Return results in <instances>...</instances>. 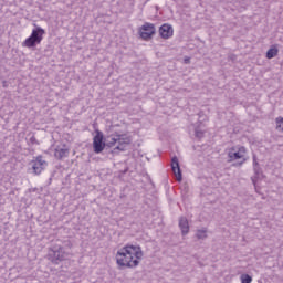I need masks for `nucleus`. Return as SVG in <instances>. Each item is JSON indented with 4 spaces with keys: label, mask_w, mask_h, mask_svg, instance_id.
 I'll return each mask as SVG.
<instances>
[{
    "label": "nucleus",
    "mask_w": 283,
    "mask_h": 283,
    "mask_svg": "<svg viewBox=\"0 0 283 283\" xmlns=\"http://www.w3.org/2000/svg\"><path fill=\"white\" fill-rule=\"evenodd\" d=\"M115 260L122 269H136L143 260V249L140 245L127 244L117 251Z\"/></svg>",
    "instance_id": "obj_1"
},
{
    "label": "nucleus",
    "mask_w": 283,
    "mask_h": 283,
    "mask_svg": "<svg viewBox=\"0 0 283 283\" xmlns=\"http://www.w3.org/2000/svg\"><path fill=\"white\" fill-rule=\"evenodd\" d=\"M132 143L129 136L125 134H114L107 137L106 145L107 147H115L113 154L117 151H125V147Z\"/></svg>",
    "instance_id": "obj_2"
},
{
    "label": "nucleus",
    "mask_w": 283,
    "mask_h": 283,
    "mask_svg": "<svg viewBox=\"0 0 283 283\" xmlns=\"http://www.w3.org/2000/svg\"><path fill=\"white\" fill-rule=\"evenodd\" d=\"M49 259L53 264H59L60 262H63L70 259V252H66L64 247L55 245L51 249L49 253Z\"/></svg>",
    "instance_id": "obj_3"
},
{
    "label": "nucleus",
    "mask_w": 283,
    "mask_h": 283,
    "mask_svg": "<svg viewBox=\"0 0 283 283\" xmlns=\"http://www.w3.org/2000/svg\"><path fill=\"white\" fill-rule=\"evenodd\" d=\"M43 34H45V30L41 29V27L33 29L31 35L22 43L23 48L39 45L43 41Z\"/></svg>",
    "instance_id": "obj_4"
},
{
    "label": "nucleus",
    "mask_w": 283,
    "mask_h": 283,
    "mask_svg": "<svg viewBox=\"0 0 283 283\" xmlns=\"http://www.w3.org/2000/svg\"><path fill=\"white\" fill-rule=\"evenodd\" d=\"M247 155V148L244 146L232 147L228 150V163H233L234 160H242L240 165H244V156Z\"/></svg>",
    "instance_id": "obj_5"
},
{
    "label": "nucleus",
    "mask_w": 283,
    "mask_h": 283,
    "mask_svg": "<svg viewBox=\"0 0 283 283\" xmlns=\"http://www.w3.org/2000/svg\"><path fill=\"white\" fill-rule=\"evenodd\" d=\"M156 34V25L154 23L145 22L139 28V36L144 39V41H149Z\"/></svg>",
    "instance_id": "obj_6"
},
{
    "label": "nucleus",
    "mask_w": 283,
    "mask_h": 283,
    "mask_svg": "<svg viewBox=\"0 0 283 283\" xmlns=\"http://www.w3.org/2000/svg\"><path fill=\"white\" fill-rule=\"evenodd\" d=\"M48 167V161L43 160L42 156H38L31 161V169L35 176H39Z\"/></svg>",
    "instance_id": "obj_7"
},
{
    "label": "nucleus",
    "mask_w": 283,
    "mask_h": 283,
    "mask_svg": "<svg viewBox=\"0 0 283 283\" xmlns=\"http://www.w3.org/2000/svg\"><path fill=\"white\" fill-rule=\"evenodd\" d=\"M93 149L95 154H101L105 149V142H103V133L97 132L93 138Z\"/></svg>",
    "instance_id": "obj_8"
},
{
    "label": "nucleus",
    "mask_w": 283,
    "mask_h": 283,
    "mask_svg": "<svg viewBox=\"0 0 283 283\" xmlns=\"http://www.w3.org/2000/svg\"><path fill=\"white\" fill-rule=\"evenodd\" d=\"M171 169H172V174L176 177V180L178 182H181L182 181V171L180 170V164L178 161V157H172Z\"/></svg>",
    "instance_id": "obj_9"
},
{
    "label": "nucleus",
    "mask_w": 283,
    "mask_h": 283,
    "mask_svg": "<svg viewBox=\"0 0 283 283\" xmlns=\"http://www.w3.org/2000/svg\"><path fill=\"white\" fill-rule=\"evenodd\" d=\"M159 34L161 39H171L174 36V28L169 24H163L159 28Z\"/></svg>",
    "instance_id": "obj_10"
},
{
    "label": "nucleus",
    "mask_w": 283,
    "mask_h": 283,
    "mask_svg": "<svg viewBox=\"0 0 283 283\" xmlns=\"http://www.w3.org/2000/svg\"><path fill=\"white\" fill-rule=\"evenodd\" d=\"M70 155V150L63 146H57L55 148V151H54V157L57 158L59 160H61L62 158H67V156Z\"/></svg>",
    "instance_id": "obj_11"
},
{
    "label": "nucleus",
    "mask_w": 283,
    "mask_h": 283,
    "mask_svg": "<svg viewBox=\"0 0 283 283\" xmlns=\"http://www.w3.org/2000/svg\"><path fill=\"white\" fill-rule=\"evenodd\" d=\"M179 229L181 230L182 235H187V233H189V220H187V218H179Z\"/></svg>",
    "instance_id": "obj_12"
},
{
    "label": "nucleus",
    "mask_w": 283,
    "mask_h": 283,
    "mask_svg": "<svg viewBox=\"0 0 283 283\" xmlns=\"http://www.w3.org/2000/svg\"><path fill=\"white\" fill-rule=\"evenodd\" d=\"M280 51L277 50V48L272 46L271 49L268 50L266 52V59H275V56L277 55Z\"/></svg>",
    "instance_id": "obj_13"
},
{
    "label": "nucleus",
    "mask_w": 283,
    "mask_h": 283,
    "mask_svg": "<svg viewBox=\"0 0 283 283\" xmlns=\"http://www.w3.org/2000/svg\"><path fill=\"white\" fill-rule=\"evenodd\" d=\"M253 170L255 176H260L261 169H260V164L258 163V158L255 155H253Z\"/></svg>",
    "instance_id": "obj_14"
},
{
    "label": "nucleus",
    "mask_w": 283,
    "mask_h": 283,
    "mask_svg": "<svg viewBox=\"0 0 283 283\" xmlns=\"http://www.w3.org/2000/svg\"><path fill=\"white\" fill-rule=\"evenodd\" d=\"M196 235H197L198 240H206V238H207V228L197 230Z\"/></svg>",
    "instance_id": "obj_15"
},
{
    "label": "nucleus",
    "mask_w": 283,
    "mask_h": 283,
    "mask_svg": "<svg viewBox=\"0 0 283 283\" xmlns=\"http://www.w3.org/2000/svg\"><path fill=\"white\" fill-rule=\"evenodd\" d=\"M241 283H251L253 282V277H251V275L249 274H242L240 276Z\"/></svg>",
    "instance_id": "obj_16"
},
{
    "label": "nucleus",
    "mask_w": 283,
    "mask_h": 283,
    "mask_svg": "<svg viewBox=\"0 0 283 283\" xmlns=\"http://www.w3.org/2000/svg\"><path fill=\"white\" fill-rule=\"evenodd\" d=\"M275 123L277 132H283V117H277Z\"/></svg>",
    "instance_id": "obj_17"
},
{
    "label": "nucleus",
    "mask_w": 283,
    "mask_h": 283,
    "mask_svg": "<svg viewBox=\"0 0 283 283\" xmlns=\"http://www.w3.org/2000/svg\"><path fill=\"white\" fill-rule=\"evenodd\" d=\"M195 136L196 138H203L205 136V130L200 129V128H196L195 129Z\"/></svg>",
    "instance_id": "obj_18"
},
{
    "label": "nucleus",
    "mask_w": 283,
    "mask_h": 283,
    "mask_svg": "<svg viewBox=\"0 0 283 283\" xmlns=\"http://www.w3.org/2000/svg\"><path fill=\"white\" fill-rule=\"evenodd\" d=\"M30 143H31V145H39V140H36V137H34V136H32L30 138Z\"/></svg>",
    "instance_id": "obj_19"
},
{
    "label": "nucleus",
    "mask_w": 283,
    "mask_h": 283,
    "mask_svg": "<svg viewBox=\"0 0 283 283\" xmlns=\"http://www.w3.org/2000/svg\"><path fill=\"white\" fill-rule=\"evenodd\" d=\"M252 182H253L254 187H256L258 184H256L255 179L252 178Z\"/></svg>",
    "instance_id": "obj_20"
},
{
    "label": "nucleus",
    "mask_w": 283,
    "mask_h": 283,
    "mask_svg": "<svg viewBox=\"0 0 283 283\" xmlns=\"http://www.w3.org/2000/svg\"><path fill=\"white\" fill-rule=\"evenodd\" d=\"M185 63H189V59H186V60H185Z\"/></svg>",
    "instance_id": "obj_21"
}]
</instances>
